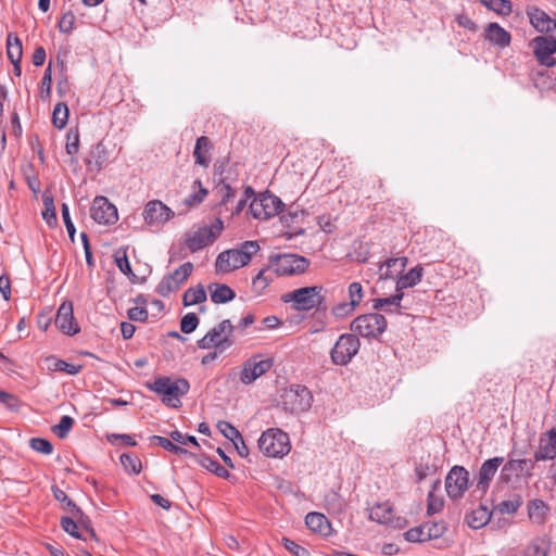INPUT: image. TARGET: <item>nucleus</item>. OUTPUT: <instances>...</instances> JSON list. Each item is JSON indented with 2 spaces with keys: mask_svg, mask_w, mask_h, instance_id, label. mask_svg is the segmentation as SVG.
Listing matches in <instances>:
<instances>
[{
  "mask_svg": "<svg viewBox=\"0 0 556 556\" xmlns=\"http://www.w3.org/2000/svg\"><path fill=\"white\" fill-rule=\"evenodd\" d=\"M142 215L148 225L162 226L174 216V212L162 201L151 200L146 204Z\"/></svg>",
  "mask_w": 556,
  "mask_h": 556,
  "instance_id": "nucleus-16",
  "label": "nucleus"
},
{
  "mask_svg": "<svg viewBox=\"0 0 556 556\" xmlns=\"http://www.w3.org/2000/svg\"><path fill=\"white\" fill-rule=\"evenodd\" d=\"M522 505V497L518 494H515L513 498L502 501L497 504L496 510L502 515H509L516 513L519 507Z\"/></svg>",
  "mask_w": 556,
  "mask_h": 556,
  "instance_id": "nucleus-41",
  "label": "nucleus"
},
{
  "mask_svg": "<svg viewBox=\"0 0 556 556\" xmlns=\"http://www.w3.org/2000/svg\"><path fill=\"white\" fill-rule=\"evenodd\" d=\"M305 523L314 532L328 536L331 532V525L327 517L320 513H308L305 517Z\"/></svg>",
  "mask_w": 556,
  "mask_h": 556,
  "instance_id": "nucleus-23",
  "label": "nucleus"
},
{
  "mask_svg": "<svg viewBox=\"0 0 556 556\" xmlns=\"http://www.w3.org/2000/svg\"><path fill=\"white\" fill-rule=\"evenodd\" d=\"M361 342L354 333H343L330 351L331 362L344 366L357 354Z\"/></svg>",
  "mask_w": 556,
  "mask_h": 556,
  "instance_id": "nucleus-8",
  "label": "nucleus"
},
{
  "mask_svg": "<svg viewBox=\"0 0 556 556\" xmlns=\"http://www.w3.org/2000/svg\"><path fill=\"white\" fill-rule=\"evenodd\" d=\"M91 218L101 225H113L118 219L117 208L105 197H96L91 210Z\"/></svg>",
  "mask_w": 556,
  "mask_h": 556,
  "instance_id": "nucleus-14",
  "label": "nucleus"
},
{
  "mask_svg": "<svg viewBox=\"0 0 556 556\" xmlns=\"http://www.w3.org/2000/svg\"><path fill=\"white\" fill-rule=\"evenodd\" d=\"M490 10L507 15L511 12V3L508 0H480Z\"/></svg>",
  "mask_w": 556,
  "mask_h": 556,
  "instance_id": "nucleus-46",
  "label": "nucleus"
},
{
  "mask_svg": "<svg viewBox=\"0 0 556 556\" xmlns=\"http://www.w3.org/2000/svg\"><path fill=\"white\" fill-rule=\"evenodd\" d=\"M528 517L533 523L543 525L548 515L547 504L540 498H534L528 502L527 505Z\"/></svg>",
  "mask_w": 556,
  "mask_h": 556,
  "instance_id": "nucleus-24",
  "label": "nucleus"
},
{
  "mask_svg": "<svg viewBox=\"0 0 556 556\" xmlns=\"http://www.w3.org/2000/svg\"><path fill=\"white\" fill-rule=\"evenodd\" d=\"M313 395L311 391L301 384H292L281 394V404L286 410L300 414L311 408Z\"/></svg>",
  "mask_w": 556,
  "mask_h": 556,
  "instance_id": "nucleus-5",
  "label": "nucleus"
},
{
  "mask_svg": "<svg viewBox=\"0 0 556 556\" xmlns=\"http://www.w3.org/2000/svg\"><path fill=\"white\" fill-rule=\"evenodd\" d=\"M151 440L157 444L159 446L163 447L166 451H169L175 454H187L188 451L181 446L176 445L172 440L161 437V435H153L151 437Z\"/></svg>",
  "mask_w": 556,
  "mask_h": 556,
  "instance_id": "nucleus-45",
  "label": "nucleus"
},
{
  "mask_svg": "<svg viewBox=\"0 0 556 556\" xmlns=\"http://www.w3.org/2000/svg\"><path fill=\"white\" fill-rule=\"evenodd\" d=\"M7 54L10 61H21L23 55L22 41L10 33L7 37Z\"/></svg>",
  "mask_w": 556,
  "mask_h": 556,
  "instance_id": "nucleus-36",
  "label": "nucleus"
},
{
  "mask_svg": "<svg viewBox=\"0 0 556 556\" xmlns=\"http://www.w3.org/2000/svg\"><path fill=\"white\" fill-rule=\"evenodd\" d=\"M90 155L91 160L88 163L92 164L97 170H101L108 163L109 153L102 141L92 147Z\"/></svg>",
  "mask_w": 556,
  "mask_h": 556,
  "instance_id": "nucleus-32",
  "label": "nucleus"
},
{
  "mask_svg": "<svg viewBox=\"0 0 556 556\" xmlns=\"http://www.w3.org/2000/svg\"><path fill=\"white\" fill-rule=\"evenodd\" d=\"M258 447L268 457H282L291 450L289 435L278 428H270L262 433Z\"/></svg>",
  "mask_w": 556,
  "mask_h": 556,
  "instance_id": "nucleus-3",
  "label": "nucleus"
},
{
  "mask_svg": "<svg viewBox=\"0 0 556 556\" xmlns=\"http://www.w3.org/2000/svg\"><path fill=\"white\" fill-rule=\"evenodd\" d=\"M199 325V317L195 313L186 314L180 320V330L184 333L193 332Z\"/></svg>",
  "mask_w": 556,
  "mask_h": 556,
  "instance_id": "nucleus-51",
  "label": "nucleus"
},
{
  "mask_svg": "<svg viewBox=\"0 0 556 556\" xmlns=\"http://www.w3.org/2000/svg\"><path fill=\"white\" fill-rule=\"evenodd\" d=\"M47 369L50 371H64L70 375H76L81 370L80 365L67 363L59 359L55 356H48L45 358Z\"/></svg>",
  "mask_w": 556,
  "mask_h": 556,
  "instance_id": "nucleus-29",
  "label": "nucleus"
},
{
  "mask_svg": "<svg viewBox=\"0 0 556 556\" xmlns=\"http://www.w3.org/2000/svg\"><path fill=\"white\" fill-rule=\"evenodd\" d=\"M45 210L42 211V218L47 222L50 227L58 224V217L54 206L53 198L47 194L42 197Z\"/></svg>",
  "mask_w": 556,
  "mask_h": 556,
  "instance_id": "nucleus-39",
  "label": "nucleus"
},
{
  "mask_svg": "<svg viewBox=\"0 0 556 556\" xmlns=\"http://www.w3.org/2000/svg\"><path fill=\"white\" fill-rule=\"evenodd\" d=\"M273 267L269 265L260 270V273L252 280V290L255 294H261L271 282L273 277L268 273Z\"/></svg>",
  "mask_w": 556,
  "mask_h": 556,
  "instance_id": "nucleus-38",
  "label": "nucleus"
},
{
  "mask_svg": "<svg viewBox=\"0 0 556 556\" xmlns=\"http://www.w3.org/2000/svg\"><path fill=\"white\" fill-rule=\"evenodd\" d=\"M146 387L162 395V403L172 408L181 407V396L186 395L190 389V383L185 378L172 379L167 376H160L152 382H147Z\"/></svg>",
  "mask_w": 556,
  "mask_h": 556,
  "instance_id": "nucleus-1",
  "label": "nucleus"
},
{
  "mask_svg": "<svg viewBox=\"0 0 556 556\" xmlns=\"http://www.w3.org/2000/svg\"><path fill=\"white\" fill-rule=\"evenodd\" d=\"M369 518L372 521L387 525L393 518V509L389 503L376 504L369 510Z\"/></svg>",
  "mask_w": 556,
  "mask_h": 556,
  "instance_id": "nucleus-30",
  "label": "nucleus"
},
{
  "mask_svg": "<svg viewBox=\"0 0 556 556\" xmlns=\"http://www.w3.org/2000/svg\"><path fill=\"white\" fill-rule=\"evenodd\" d=\"M0 403L10 409H17L18 400L15 395L0 390Z\"/></svg>",
  "mask_w": 556,
  "mask_h": 556,
  "instance_id": "nucleus-62",
  "label": "nucleus"
},
{
  "mask_svg": "<svg viewBox=\"0 0 556 556\" xmlns=\"http://www.w3.org/2000/svg\"><path fill=\"white\" fill-rule=\"evenodd\" d=\"M198 463L200 466L215 473L219 478L228 479L230 477L229 471L224 466H222L216 459H213L205 455H201L198 457Z\"/></svg>",
  "mask_w": 556,
  "mask_h": 556,
  "instance_id": "nucleus-33",
  "label": "nucleus"
},
{
  "mask_svg": "<svg viewBox=\"0 0 556 556\" xmlns=\"http://www.w3.org/2000/svg\"><path fill=\"white\" fill-rule=\"evenodd\" d=\"M66 152L70 155H75L79 150V134L77 129H70L66 135Z\"/></svg>",
  "mask_w": 556,
  "mask_h": 556,
  "instance_id": "nucleus-52",
  "label": "nucleus"
},
{
  "mask_svg": "<svg viewBox=\"0 0 556 556\" xmlns=\"http://www.w3.org/2000/svg\"><path fill=\"white\" fill-rule=\"evenodd\" d=\"M556 458V429L553 428L541 435L534 459L539 462Z\"/></svg>",
  "mask_w": 556,
  "mask_h": 556,
  "instance_id": "nucleus-21",
  "label": "nucleus"
},
{
  "mask_svg": "<svg viewBox=\"0 0 556 556\" xmlns=\"http://www.w3.org/2000/svg\"><path fill=\"white\" fill-rule=\"evenodd\" d=\"M523 556H546V551L539 542H532L526 547Z\"/></svg>",
  "mask_w": 556,
  "mask_h": 556,
  "instance_id": "nucleus-64",
  "label": "nucleus"
},
{
  "mask_svg": "<svg viewBox=\"0 0 556 556\" xmlns=\"http://www.w3.org/2000/svg\"><path fill=\"white\" fill-rule=\"evenodd\" d=\"M62 218H63V222L65 224L66 230L68 232V237L71 238L72 241H74L76 229H75V226H74V224L72 222V218H71V215H70V208H68V205L66 203L62 204Z\"/></svg>",
  "mask_w": 556,
  "mask_h": 556,
  "instance_id": "nucleus-58",
  "label": "nucleus"
},
{
  "mask_svg": "<svg viewBox=\"0 0 556 556\" xmlns=\"http://www.w3.org/2000/svg\"><path fill=\"white\" fill-rule=\"evenodd\" d=\"M427 514L434 515L442 510L444 502L441 497L434 495L433 491L428 494Z\"/></svg>",
  "mask_w": 556,
  "mask_h": 556,
  "instance_id": "nucleus-53",
  "label": "nucleus"
},
{
  "mask_svg": "<svg viewBox=\"0 0 556 556\" xmlns=\"http://www.w3.org/2000/svg\"><path fill=\"white\" fill-rule=\"evenodd\" d=\"M51 491L53 493L54 498L63 504V508L71 513L73 516H78L81 514L79 507L66 495V493L58 488L56 485H52Z\"/></svg>",
  "mask_w": 556,
  "mask_h": 556,
  "instance_id": "nucleus-35",
  "label": "nucleus"
},
{
  "mask_svg": "<svg viewBox=\"0 0 556 556\" xmlns=\"http://www.w3.org/2000/svg\"><path fill=\"white\" fill-rule=\"evenodd\" d=\"M490 513L486 507L481 506L480 508L473 510L467 517V523L472 529H479L485 526L490 520Z\"/></svg>",
  "mask_w": 556,
  "mask_h": 556,
  "instance_id": "nucleus-37",
  "label": "nucleus"
},
{
  "mask_svg": "<svg viewBox=\"0 0 556 556\" xmlns=\"http://www.w3.org/2000/svg\"><path fill=\"white\" fill-rule=\"evenodd\" d=\"M349 298L351 305H354L355 307L362 302L363 300V287L359 282H352L349 286Z\"/></svg>",
  "mask_w": 556,
  "mask_h": 556,
  "instance_id": "nucleus-54",
  "label": "nucleus"
},
{
  "mask_svg": "<svg viewBox=\"0 0 556 556\" xmlns=\"http://www.w3.org/2000/svg\"><path fill=\"white\" fill-rule=\"evenodd\" d=\"M210 151L211 140L206 136L199 137L193 150V157L195 163L203 167H207L211 162Z\"/></svg>",
  "mask_w": 556,
  "mask_h": 556,
  "instance_id": "nucleus-25",
  "label": "nucleus"
},
{
  "mask_svg": "<svg viewBox=\"0 0 556 556\" xmlns=\"http://www.w3.org/2000/svg\"><path fill=\"white\" fill-rule=\"evenodd\" d=\"M75 25V15L72 12L64 13L59 22L60 31L70 34Z\"/></svg>",
  "mask_w": 556,
  "mask_h": 556,
  "instance_id": "nucleus-56",
  "label": "nucleus"
},
{
  "mask_svg": "<svg viewBox=\"0 0 556 556\" xmlns=\"http://www.w3.org/2000/svg\"><path fill=\"white\" fill-rule=\"evenodd\" d=\"M258 250L257 241H245L239 249L219 253L215 262L216 271L225 274L245 266Z\"/></svg>",
  "mask_w": 556,
  "mask_h": 556,
  "instance_id": "nucleus-2",
  "label": "nucleus"
},
{
  "mask_svg": "<svg viewBox=\"0 0 556 556\" xmlns=\"http://www.w3.org/2000/svg\"><path fill=\"white\" fill-rule=\"evenodd\" d=\"M74 425V419L71 416H62L59 424L52 430L60 438L65 439Z\"/></svg>",
  "mask_w": 556,
  "mask_h": 556,
  "instance_id": "nucleus-47",
  "label": "nucleus"
},
{
  "mask_svg": "<svg viewBox=\"0 0 556 556\" xmlns=\"http://www.w3.org/2000/svg\"><path fill=\"white\" fill-rule=\"evenodd\" d=\"M55 326L67 336H74L80 331V327L74 317L72 302L65 301L60 305L55 317Z\"/></svg>",
  "mask_w": 556,
  "mask_h": 556,
  "instance_id": "nucleus-17",
  "label": "nucleus"
},
{
  "mask_svg": "<svg viewBox=\"0 0 556 556\" xmlns=\"http://www.w3.org/2000/svg\"><path fill=\"white\" fill-rule=\"evenodd\" d=\"M68 119V108L65 103L61 102L54 106L52 113V124L58 129H62L67 124Z\"/></svg>",
  "mask_w": 556,
  "mask_h": 556,
  "instance_id": "nucleus-40",
  "label": "nucleus"
},
{
  "mask_svg": "<svg viewBox=\"0 0 556 556\" xmlns=\"http://www.w3.org/2000/svg\"><path fill=\"white\" fill-rule=\"evenodd\" d=\"M127 314L129 319L135 321H144L148 318V311L144 307H131Z\"/></svg>",
  "mask_w": 556,
  "mask_h": 556,
  "instance_id": "nucleus-63",
  "label": "nucleus"
},
{
  "mask_svg": "<svg viewBox=\"0 0 556 556\" xmlns=\"http://www.w3.org/2000/svg\"><path fill=\"white\" fill-rule=\"evenodd\" d=\"M404 296L403 292L396 291L395 294L374 300V308L375 309H383L386 306H401V301Z\"/></svg>",
  "mask_w": 556,
  "mask_h": 556,
  "instance_id": "nucleus-43",
  "label": "nucleus"
},
{
  "mask_svg": "<svg viewBox=\"0 0 556 556\" xmlns=\"http://www.w3.org/2000/svg\"><path fill=\"white\" fill-rule=\"evenodd\" d=\"M170 439L179 444H182V445H185L187 443H191L194 446H199V443H198V440L195 437L184 434L178 430L170 432Z\"/></svg>",
  "mask_w": 556,
  "mask_h": 556,
  "instance_id": "nucleus-61",
  "label": "nucleus"
},
{
  "mask_svg": "<svg viewBox=\"0 0 556 556\" xmlns=\"http://www.w3.org/2000/svg\"><path fill=\"white\" fill-rule=\"evenodd\" d=\"M232 331V324L229 319H225L212 328L203 338H201L198 341V346L202 350H208L214 346L228 348L233 343V341L230 339Z\"/></svg>",
  "mask_w": 556,
  "mask_h": 556,
  "instance_id": "nucleus-10",
  "label": "nucleus"
},
{
  "mask_svg": "<svg viewBox=\"0 0 556 556\" xmlns=\"http://www.w3.org/2000/svg\"><path fill=\"white\" fill-rule=\"evenodd\" d=\"M538 460L530 458H509L502 467L500 472V481L508 484L520 477L531 478L533 469Z\"/></svg>",
  "mask_w": 556,
  "mask_h": 556,
  "instance_id": "nucleus-11",
  "label": "nucleus"
},
{
  "mask_svg": "<svg viewBox=\"0 0 556 556\" xmlns=\"http://www.w3.org/2000/svg\"><path fill=\"white\" fill-rule=\"evenodd\" d=\"M61 527L70 535L77 538V539H83L81 534L78 532V527H77L76 522L72 518L62 517Z\"/></svg>",
  "mask_w": 556,
  "mask_h": 556,
  "instance_id": "nucleus-57",
  "label": "nucleus"
},
{
  "mask_svg": "<svg viewBox=\"0 0 556 556\" xmlns=\"http://www.w3.org/2000/svg\"><path fill=\"white\" fill-rule=\"evenodd\" d=\"M208 291L212 302L216 304L227 303L236 298L235 291L224 283H211Z\"/></svg>",
  "mask_w": 556,
  "mask_h": 556,
  "instance_id": "nucleus-28",
  "label": "nucleus"
},
{
  "mask_svg": "<svg viewBox=\"0 0 556 556\" xmlns=\"http://www.w3.org/2000/svg\"><path fill=\"white\" fill-rule=\"evenodd\" d=\"M533 54L541 65L553 67L556 60L553 54L556 52V40L552 37L538 36L532 39Z\"/></svg>",
  "mask_w": 556,
  "mask_h": 556,
  "instance_id": "nucleus-15",
  "label": "nucleus"
},
{
  "mask_svg": "<svg viewBox=\"0 0 556 556\" xmlns=\"http://www.w3.org/2000/svg\"><path fill=\"white\" fill-rule=\"evenodd\" d=\"M469 485V472L463 466H454L445 478V490L451 500L463 497Z\"/></svg>",
  "mask_w": 556,
  "mask_h": 556,
  "instance_id": "nucleus-13",
  "label": "nucleus"
},
{
  "mask_svg": "<svg viewBox=\"0 0 556 556\" xmlns=\"http://www.w3.org/2000/svg\"><path fill=\"white\" fill-rule=\"evenodd\" d=\"M29 445L34 451L45 455H50L53 452V445L51 442L43 438L30 439Z\"/></svg>",
  "mask_w": 556,
  "mask_h": 556,
  "instance_id": "nucleus-49",
  "label": "nucleus"
},
{
  "mask_svg": "<svg viewBox=\"0 0 556 556\" xmlns=\"http://www.w3.org/2000/svg\"><path fill=\"white\" fill-rule=\"evenodd\" d=\"M485 38L500 47H506L510 42V35L497 23H490L485 29Z\"/></svg>",
  "mask_w": 556,
  "mask_h": 556,
  "instance_id": "nucleus-27",
  "label": "nucleus"
},
{
  "mask_svg": "<svg viewBox=\"0 0 556 556\" xmlns=\"http://www.w3.org/2000/svg\"><path fill=\"white\" fill-rule=\"evenodd\" d=\"M387 328V320L378 313L364 314L356 317L350 326L354 334L367 339H377Z\"/></svg>",
  "mask_w": 556,
  "mask_h": 556,
  "instance_id": "nucleus-6",
  "label": "nucleus"
},
{
  "mask_svg": "<svg viewBox=\"0 0 556 556\" xmlns=\"http://www.w3.org/2000/svg\"><path fill=\"white\" fill-rule=\"evenodd\" d=\"M405 539L408 542H424L427 541L426 533L422 525L419 527L412 528L404 533Z\"/></svg>",
  "mask_w": 556,
  "mask_h": 556,
  "instance_id": "nucleus-59",
  "label": "nucleus"
},
{
  "mask_svg": "<svg viewBox=\"0 0 556 556\" xmlns=\"http://www.w3.org/2000/svg\"><path fill=\"white\" fill-rule=\"evenodd\" d=\"M282 543L286 549L295 556H309V552L305 547L299 545L290 539L283 538Z\"/></svg>",
  "mask_w": 556,
  "mask_h": 556,
  "instance_id": "nucleus-55",
  "label": "nucleus"
},
{
  "mask_svg": "<svg viewBox=\"0 0 556 556\" xmlns=\"http://www.w3.org/2000/svg\"><path fill=\"white\" fill-rule=\"evenodd\" d=\"M193 271V264L186 262L176 268L173 273L163 277L156 287V292L163 298L169 296L177 291L180 286L189 278Z\"/></svg>",
  "mask_w": 556,
  "mask_h": 556,
  "instance_id": "nucleus-12",
  "label": "nucleus"
},
{
  "mask_svg": "<svg viewBox=\"0 0 556 556\" xmlns=\"http://www.w3.org/2000/svg\"><path fill=\"white\" fill-rule=\"evenodd\" d=\"M503 463L504 457L500 456L489 458L482 463L477 477V490L481 491L482 493L488 491L492 479Z\"/></svg>",
  "mask_w": 556,
  "mask_h": 556,
  "instance_id": "nucleus-20",
  "label": "nucleus"
},
{
  "mask_svg": "<svg viewBox=\"0 0 556 556\" xmlns=\"http://www.w3.org/2000/svg\"><path fill=\"white\" fill-rule=\"evenodd\" d=\"M282 207L283 203L278 197L263 192L252 200L250 212L254 218L266 220L277 215Z\"/></svg>",
  "mask_w": 556,
  "mask_h": 556,
  "instance_id": "nucleus-9",
  "label": "nucleus"
},
{
  "mask_svg": "<svg viewBox=\"0 0 556 556\" xmlns=\"http://www.w3.org/2000/svg\"><path fill=\"white\" fill-rule=\"evenodd\" d=\"M216 239V232L213 228L206 226L200 227L194 231H189L185 235V245L191 253H195L202 250L207 244L214 242Z\"/></svg>",
  "mask_w": 556,
  "mask_h": 556,
  "instance_id": "nucleus-19",
  "label": "nucleus"
},
{
  "mask_svg": "<svg viewBox=\"0 0 556 556\" xmlns=\"http://www.w3.org/2000/svg\"><path fill=\"white\" fill-rule=\"evenodd\" d=\"M407 262V257L405 256L387 260L380 267V270L386 267V271L381 273L380 276L384 279L394 278L395 275L401 274L404 270Z\"/></svg>",
  "mask_w": 556,
  "mask_h": 556,
  "instance_id": "nucleus-31",
  "label": "nucleus"
},
{
  "mask_svg": "<svg viewBox=\"0 0 556 556\" xmlns=\"http://www.w3.org/2000/svg\"><path fill=\"white\" fill-rule=\"evenodd\" d=\"M273 366L270 358L256 361L255 358L248 359L243 363L240 372V381L243 384H251L257 378L266 374Z\"/></svg>",
  "mask_w": 556,
  "mask_h": 556,
  "instance_id": "nucleus-18",
  "label": "nucleus"
},
{
  "mask_svg": "<svg viewBox=\"0 0 556 556\" xmlns=\"http://www.w3.org/2000/svg\"><path fill=\"white\" fill-rule=\"evenodd\" d=\"M355 309L354 305L350 302H341L332 307V314L338 318H343L352 314Z\"/></svg>",
  "mask_w": 556,
  "mask_h": 556,
  "instance_id": "nucleus-60",
  "label": "nucleus"
},
{
  "mask_svg": "<svg viewBox=\"0 0 556 556\" xmlns=\"http://www.w3.org/2000/svg\"><path fill=\"white\" fill-rule=\"evenodd\" d=\"M217 429L223 433L225 438H227L231 442L236 440H241V433L239 432V430L228 421H218Z\"/></svg>",
  "mask_w": 556,
  "mask_h": 556,
  "instance_id": "nucleus-48",
  "label": "nucleus"
},
{
  "mask_svg": "<svg viewBox=\"0 0 556 556\" xmlns=\"http://www.w3.org/2000/svg\"><path fill=\"white\" fill-rule=\"evenodd\" d=\"M119 459L126 471L136 475L141 471V462L137 456L124 453L121 455Z\"/></svg>",
  "mask_w": 556,
  "mask_h": 556,
  "instance_id": "nucleus-44",
  "label": "nucleus"
},
{
  "mask_svg": "<svg viewBox=\"0 0 556 556\" xmlns=\"http://www.w3.org/2000/svg\"><path fill=\"white\" fill-rule=\"evenodd\" d=\"M422 528L426 533L427 541L441 538L446 531V526L443 521L426 522L422 525Z\"/></svg>",
  "mask_w": 556,
  "mask_h": 556,
  "instance_id": "nucleus-42",
  "label": "nucleus"
},
{
  "mask_svg": "<svg viewBox=\"0 0 556 556\" xmlns=\"http://www.w3.org/2000/svg\"><path fill=\"white\" fill-rule=\"evenodd\" d=\"M204 301H206V292L202 285L187 289L182 296V303L185 306L200 304Z\"/></svg>",
  "mask_w": 556,
  "mask_h": 556,
  "instance_id": "nucleus-34",
  "label": "nucleus"
},
{
  "mask_svg": "<svg viewBox=\"0 0 556 556\" xmlns=\"http://www.w3.org/2000/svg\"><path fill=\"white\" fill-rule=\"evenodd\" d=\"M52 87V68L51 63L47 66L43 77L41 79L40 96L43 100L49 99L51 96Z\"/></svg>",
  "mask_w": 556,
  "mask_h": 556,
  "instance_id": "nucleus-50",
  "label": "nucleus"
},
{
  "mask_svg": "<svg viewBox=\"0 0 556 556\" xmlns=\"http://www.w3.org/2000/svg\"><path fill=\"white\" fill-rule=\"evenodd\" d=\"M424 276V268L421 265H417L412 268L408 273L401 275L396 281L395 291L403 292L404 289L415 287L421 281Z\"/></svg>",
  "mask_w": 556,
  "mask_h": 556,
  "instance_id": "nucleus-26",
  "label": "nucleus"
},
{
  "mask_svg": "<svg viewBox=\"0 0 556 556\" xmlns=\"http://www.w3.org/2000/svg\"><path fill=\"white\" fill-rule=\"evenodd\" d=\"M321 291V286L303 287L283 294L281 300L285 303L292 302L296 311H311L323 303Z\"/></svg>",
  "mask_w": 556,
  "mask_h": 556,
  "instance_id": "nucleus-4",
  "label": "nucleus"
},
{
  "mask_svg": "<svg viewBox=\"0 0 556 556\" xmlns=\"http://www.w3.org/2000/svg\"><path fill=\"white\" fill-rule=\"evenodd\" d=\"M531 25L540 33H548L556 29V21L539 8H530L527 11Z\"/></svg>",
  "mask_w": 556,
  "mask_h": 556,
  "instance_id": "nucleus-22",
  "label": "nucleus"
},
{
  "mask_svg": "<svg viewBox=\"0 0 556 556\" xmlns=\"http://www.w3.org/2000/svg\"><path fill=\"white\" fill-rule=\"evenodd\" d=\"M268 263L278 276L300 275L309 266V261L298 254L270 255Z\"/></svg>",
  "mask_w": 556,
  "mask_h": 556,
  "instance_id": "nucleus-7",
  "label": "nucleus"
}]
</instances>
